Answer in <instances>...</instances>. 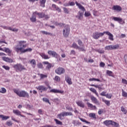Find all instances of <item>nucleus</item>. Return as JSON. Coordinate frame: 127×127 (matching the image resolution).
Masks as SVG:
<instances>
[{
  "label": "nucleus",
  "mask_w": 127,
  "mask_h": 127,
  "mask_svg": "<svg viewBox=\"0 0 127 127\" xmlns=\"http://www.w3.org/2000/svg\"><path fill=\"white\" fill-rule=\"evenodd\" d=\"M26 42L25 41H21L19 42V44L16 45L14 47V50L17 53H25V52H30L32 51V49L28 48L24 50V48L26 47Z\"/></svg>",
  "instance_id": "1"
},
{
  "label": "nucleus",
  "mask_w": 127,
  "mask_h": 127,
  "mask_svg": "<svg viewBox=\"0 0 127 127\" xmlns=\"http://www.w3.org/2000/svg\"><path fill=\"white\" fill-rule=\"evenodd\" d=\"M13 92L14 93L16 94V95H17V96H18L19 97L22 98H29V94H28L27 92L24 90H22L20 91L16 89H14Z\"/></svg>",
  "instance_id": "2"
},
{
  "label": "nucleus",
  "mask_w": 127,
  "mask_h": 127,
  "mask_svg": "<svg viewBox=\"0 0 127 127\" xmlns=\"http://www.w3.org/2000/svg\"><path fill=\"white\" fill-rule=\"evenodd\" d=\"M13 68H14V70H16V72H21V71L26 70V68H25L24 65L21 64H14L13 66Z\"/></svg>",
  "instance_id": "3"
},
{
  "label": "nucleus",
  "mask_w": 127,
  "mask_h": 127,
  "mask_svg": "<svg viewBox=\"0 0 127 127\" xmlns=\"http://www.w3.org/2000/svg\"><path fill=\"white\" fill-rule=\"evenodd\" d=\"M63 34L64 37H68L70 34V26L66 25L63 30Z\"/></svg>",
  "instance_id": "4"
},
{
  "label": "nucleus",
  "mask_w": 127,
  "mask_h": 127,
  "mask_svg": "<svg viewBox=\"0 0 127 127\" xmlns=\"http://www.w3.org/2000/svg\"><path fill=\"white\" fill-rule=\"evenodd\" d=\"M104 36V32L103 33H99L98 32H95L93 33L92 37L94 39H99L100 37Z\"/></svg>",
  "instance_id": "5"
},
{
  "label": "nucleus",
  "mask_w": 127,
  "mask_h": 127,
  "mask_svg": "<svg viewBox=\"0 0 127 127\" xmlns=\"http://www.w3.org/2000/svg\"><path fill=\"white\" fill-rule=\"evenodd\" d=\"M55 72L58 75H62L65 73V69L63 67H59L58 68L56 69Z\"/></svg>",
  "instance_id": "6"
},
{
  "label": "nucleus",
  "mask_w": 127,
  "mask_h": 127,
  "mask_svg": "<svg viewBox=\"0 0 127 127\" xmlns=\"http://www.w3.org/2000/svg\"><path fill=\"white\" fill-rule=\"evenodd\" d=\"M113 19L114 21H117V22L119 23L120 24H125V20H124L123 18H121V17H113Z\"/></svg>",
  "instance_id": "7"
},
{
  "label": "nucleus",
  "mask_w": 127,
  "mask_h": 127,
  "mask_svg": "<svg viewBox=\"0 0 127 127\" xmlns=\"http://www.w3.org/2000/svg\"><path fill=\"white\" fill-rule=\"evenodd\" d=\"M3 29L5 30H11V31H13L14 32H17L18 31V29L11 28V27L7 26H4Z\"/></svg>",
  "instance_id": "8"
},
{
  "label": "nucleus",
  "mask_w": 127,
  "mask_h": 127,
  "mask_svg": "<svg viewBox=\"0 0 127 127\" xmlns=\"http://www.w3.org/2000/svg\"><path fill=\"white\" fill-rule=\"evenodd\" d=\"M36 89L39 91H41V92L42 93L43 91H47L48 88L43 85H40L38 87H36Z\"/></svg>",
  "instance_id": "9"
},
{
  "label": "nucleus",
  "mask_w": 127,
  "mask_h": 127,
  "mask_svg": "<svg viewBox=\"0 0 127 127\" xmlns=\"http://www.w3.org/2000/svg\"><path fill=\"white\" fill-rule=\"evenodd\" d=\"M105 34H107V35H108L109 36V39L110 40H111V41H114V35H112L111 32L109 31H104V35Z\"/></svg>",
  "instance_id": "10"
},
{
  "label": "nucleus",
  "mask_w": 127,
  "mask_h": 127,
  "mask_svg": "<svg viewBox=\"0 0 127 127\" xmlns=\"http://www.w3.org/2000/svg\"><path fill=\"white\" fill-rule=\"evenodd\" d=\"M112 9H113V10H116L118 12H120V11H122V7H121V6L116 5L113 6Z\"/></svg>",
  "instance_id": "11"
},
{
  "label": "nucleus",
  "mask_w": 127,
  "mask_h": 127,
  "mask_svg": "<svg viewBox=\"0 0 127 127\" xmlns=\"http://www.w3.org/2000/svg\"><path fill=\"white\" fill-rule=\"evenodd\" d=\"M65 80L66 81V83L68 84V85H72L73 82H72V79L69 77L68 75H66L65 77Z\"/></svg>",
  "instance_id": "12"
},
{
  "label": "nucleus",
  "mask_w": 127,
  "mask_h": 127,
  "mask_svg": "<svg viewBox=\"0 0 127 127\" xmlns=\"http://www.w3.org/2000/svg\"><path fill=\"white\" fill-rule=\"evenodd\" d=\"M2 59L3 61H5V62H8V63H12V62H13V60L12 59L6 57H2Z\"/></svg>",
  "instance_id": "13"
},
{
  "label": "nucleus",
  "mask_w": 127,
  "mask_h": 127,
  "mask_svg": "<svg viewBox=\"0 0 127 127\" xmlns=\"http://www.w3.org/2000/svg\"><path fill=\"white\" fill-rule=\"evenodd\" d=\"M91 100L94 104H96V105H100V102H99V101H98V99H97L95 96H91Z\"/></svg>",
  "instance_id": "14"
},
{
  "label": "nucleus",
  "mask_w": 127,
  "mask_h": 127,
  "mask_svg": "<svg viewBox=\"0 0 127 127\" xmlns=\"http://www.w3.org/2000/svg\"><path fill=\"white\" fill-rule=\"evenodd\" d=\"M75 4L77 5V6H78V8H79V9L82 10V11H85V10H86V9H85V7H84L83 5H82L81 4H80L78 2L75 1Z\"/></svg>",
  "instance_id": "15"
},
{
  "label": "nucleus",
  "mask_w": 127,
  "mask_h": 127,
  "mask_svg": "<svg viewBox=\"0 0 127 127\" xmlns=\"http://www.w3.org/2000/svg\"><path fill=\"white\" fill-rule=\"evenodd\" d=\"M84 15V12H82L81 11H79L78 15L77 16H76V18H78V19H79V20H81V19H82V18H83V16Z\"/></svg>",
  "instance_id": "16"
},
{
  "label": "nucleus",
  "mask_w": 127,
  "mask_h": 127,
  "mask_svg": "<svg viewBox=\"0 0 127 127\" xmlns=\"http://www.w3.org/2000/svg\"><path fill=\"white\" fill-rule=\"evenodd\" d=\"M50 93H60V94H63L64 91H61L60 90L53 89L50 91Z\"/></svg>",
  "instance_id": "17"
},
{
  "label": "nucleus",
  "mask_w": 127,
  "mask_h": 127,
  "mask_svg": "<svg viewBox=\"0 0 127 127\" xmlns=\"http://www.w3.org/2000/svg\"><path fill=\"white\" fill-rule=\"evenodd\" d=\"M29 63L33 68H35V66H36V61H35V60L32 59V60H30Z\"/></svg>",
  "instance_id": "18"
},
{
  "label": "nucleus",
  "mask_w": 127,
  "mask_h": 127,
  "mask_svg": "<svg viewBox=\"0 0 127 127\" xmlns=\"http://www.w3.org/2000/svg\"><path fill=\"white\" fill-rule=\"evenodd\" d=\"M53 8H54V10H57L58 12H61V8L58 7V6L56 5L55 4H53L52 5Z\"/></svg>",
  "instance_id": "19"
},
{
  "label": "nucleus",
  "mask_w": 127,
  "mask_h": 127,
  "mask_svg": "<svg viewBox=\"0 0 127 127\" xmlns=\"http://www.w3.org/2000/svg\"><path fill=\"white\" fill-rule=\"evenodd\" d=\"M35 14V12H34L33 13L32 17L30 18V20L32 22H35V21H36V16Z\"/></svg>",
  "instance_id": "20"
},
{
  "label": "nucleus",
  "mask_w": 127,
  "mask_h": 127,
  "mask_svg": "<svg viewBox=\"0 0 127 127\" xmlns=\"http://www.w3.org/2000/svg\"><path fill=\"white\" fill-rule=\"evenodd\" d=\"M64 117H65V116H64V113L63 112H62L57 115L58 119H59L60 120H61V121L64 120Z\"/></svg>",
  "instance_id": "21"
},
{
  "label": "nucleus",
  "mask_w": 127,
  "mask_h": 127,
  "mask_svg": "<svg viewBox=\"0 0 127 127\" xmlns=\"http://www.w3.org/2000/svg\"><path fill=\"white\" fill-rule=\"evenodd\" d=\"M87 105L88 108H90V109H92V110H97V107H96V106H94L93 104L89 102L87 103Z\"/></svg>",
  "instance_id": "22"
},
{
  "label": "nucleus",
  "mask_w": 127,
  "mask_h": 127,
  "mask_svg": "<svg viewBox=\"0 0 127 127\" xmlns=\"http://www.w3.org/2000/svg\"><path fill=\"white\" fill-rule=\"evenodd\" d=\"M76 104L78 107H80V108H84L85 105L83 103L82 101H78L76 102Z\"/></svg>",
  "instance_id": "23"
},
{
  "label": "nucleus",
  "mask_w": 127,
  "mask_h": 127,
  "mask_svg": "<svg viewBox=\"0 0 127 127\" xmlns=\"http://www.w3.org/2000/svg\"><path fill=\"white\" fill-rule=\"evenodd\" d=\"M113 121L112 120H106L103 122V124L104 125H105V126H110L111 125L112 126V123Z\"/></svg>",
  "instance_id": "24"
},
{
  "label": "nucleus",
  "mask_w": 127,
  "mask_h": 127,
  "mask_svg": "<svg viewBox=\"0 0 127 127\" xmlns=\"http://www.w3.org/2000/svg\"><path fill=\"white\" fill-rule=\"evenodd\" d=\"M35 14H37V15H38L40 18H43L45 14L44 13H38L37 12H35Z\"/></svg>",
  "instance_id": "25"
},
{
  "label": "nucleus",
  "mask_w": 127,
  "mask_h": 127,
  "mask_svg": "<svg viewBox=\"0 0 127 127\" xmlns=\"http://www.w3.org/2000/svg\"><path fill=\"white\" fill-rule=\"evenodd\" d=\"M13 113L16 116H20V114H21V112L18 110H13Z\"/></svg>",
  "instance_id": "26"
},
{
  "label": "nucleus",
  "mask_w": 127,
  "mask_h": 127,
  "mask_svg": "<svg viewBox=\"0 0 127 127\" xmlns=\"http://www.w3.org/2000/svg\"><path fill=\"white\" fill-rule=\"evenodd\" d=\"M0 118L2 119V121H6V120H8V119H9V116H5L3 115H0Z\"/></svg>",
  "instance_id": "27"
},
{
  "label": "nucleus",
  "mask_w": 127,
  "mask_h": 127,
  "mask_svg": "<svg viewBox=\"0 0 127 127\" xmlns=\"http://www.w3.org/2000/svg\"><path fill=\"white\" fill-rule=\"evenodd\" d=\"M46 2V0H40V6L42 7H45V3Z\"/></svg>",
  "instance_id": "28"
},
{
  "label": "nucleus",
  "mask_w": 127,
  "mask_h": 127,
  "mask_svg": "<svg viewBox=\"0 0 127 127\" xmlns=\"http://www.w3.org/2000/svg\"><path fill=\"white\" fill-rule=\"evenodd\" d=\"M72 124L76 127H77V126H80V125H81V123L80 122V121L77 120H73Z\"/></svg>",
  "instance_id": "29"
},
{
  "label": "nucleus",
  "mask_w": 127,
  "mask_h": 127,
  "mask_svg": "<svg viewBox=\"0 0 127 127\" xmlns=\"http://www.w3.org/2000/svg\"><path fill=\"white\" fill-rule=\"evenodd\" d=\"M3 52H6V53H9L10 54L11 53V51L8 48L4 47L3 50Z\"/></svg>",
  "instance_id": "30"
},
{
  "label": "nucleus",
  "mask_w": 127,
  "mask_h": 127,
  "mask_svg": "<svg viewBox=\"0 0 127 127\" xmlns=\"http://www.w3.org/2000/svg\"><path fill=\"white\" fill-rule=\"evenodd\" d=\"M111 126H113L114 127H120V124H119V123L113 121L111 123Z\"/></svg>",
  "instance_id": "31"
},
{
  "label": "nucleus",
  "mask_w": 127,
  "mask_h": 127,
  "mask_svg": "<svg viewBox=\"0 0 127 127\" xmlns=\"http://www.w3.org/2000/svg\"><path fill=\"white\" fill-rule=\"evenodd\" d=\"M40 55L44 59H49V58H50L49 57H48V55H46L44 53H41L40 54Z\"/></svg>",
  "instance_id": "32"
},
{
  "label": "nucleus",
  "mask_w": 127,
  "mask_h": 127,
  "mask_svg": "<svg viewBox=\"0 0 127 127\" xmlns=\"http://www.w3.org/2000/svg\"><path fill=\"white\" fill-rule=\"evenodd\" d=\"M89 90L90 91L92 92V93H94V94H95V95H96L97 97H99V94H98V92H97V90H96V89L93 88H90Z\"/></svg>",
  "instance_id": "33"
},
{
  "label": "nucleus",
  "mask_w": 127,
  "mask_h": 127,
  "mask_svg": "<svg viewBox=\"0 0 127 127\" xmlns=\"http://www.w3.org/2000/svg\"><path fill=\"white\" fill-rule=\"evenodd\" d=\"M64 117H67L68 116H73V114L71 112H63Z\"/></svg>",
  "instance_id": "34"
},
{
  "label": "nucleus",
  "mask_w": 127,
  "mask_h": 127,
  "mask_svg": "<svg viewBox=\"0 0 127 127\" xmlns=\"http://www.w3.org/2000/svg\"><path fill=\"white\" fill-rule=\"evenodd\" d=\"M102 102H103L104 103H105V104H106V105H107V106H110V105H111L110 102L109 100H107L106 99H102Z\"/></svg>",
  "instance_id": "35"
},
{
  "label": "nucleus",
  "mask_w": 127,
  "mask_h": 127,
  "mask_svg": "<svg viewBox=\"0 0 127 127\" xmlns=\"http://www.w3.org/2000/svg\"><path fill=\"white\" fill-rule=\"evenodd\" d=\"M112 50H115L116 49H118V48L120 47V45L119 44L116 45H112Z\"/></svg>",
  "instance_id": "36"
},
{
  "label": "nucleus",
  "mask_w": 127,
  "mask_h": 127,
  "mask_svg": "<svg viewBox=\"0 0 127 127\" xmlns=\"http://www.w3.org/2000/svg\"><path fill=\"white\" fill-rule=\"evenodd\" d=\"M72 48H74L75 49H78L79 46L76 44V43H73L71 46Z\"/></svg>",
  "instance_id": "37"
},
{
  "label": "nucleus",
  "mask_w": 127,
  "mask_h": 127,
  "mask_svg": "<svg viewBox=\"0 0 127 127\" xmlns=\"http://www.w3.org/2000/svg\"><path fill=\"white\" fill-rule=\"evenodd\" d=\"M41 33H43V34H45V35L52 36V33H49L48 32H46V31H41Z\"/></svg>",
  "instance_id": "38"
},
{
  "label": "nucleus",
  "mask_w": 127,
  "mask_h": 127,
  "mask_svg": "<svg viewBox=\"0 0 127 127\" xmlns=\"http://www.w3.org/2000/svg\"><path fill=\"white\" fill-rule=\"evenodd\" d=\"M89 117L92 118V119H94V120H96V119H97V117H96V114L95 113L89 114Z\"/></svg>",
  "instance_id": "39"
},
{
  "label": "nucleus",
  "mask_w": 127,
  "mask_h": 127,
  "mask_svg": "<svg viewBox=\"0 0 127 127\" xmlns=\"http://www.w3.org/2000/svg\"><path fill=\"white\" fill-rule=\"evenodd\" d=\"M55 121L56 122V123L57 125H59L60 126H62V125H63V123H62V122L57 119H55Z\"/></svg>",
  "instance_id": "40"
},
{
  "label": "nucleus",
  "mask_w": 127,
  "mask_h": 127,
  "mask_svg": "<svg viewBox=\"0 0 127 127\" xmlns=\"http://www.w3.org/2000/svg\"><path fill=\"white\" fill-rule=\"evenodd\" d=\"M105 50H113L112 46V45L107 46L105 47Z\"/></svg>",
  "instance_id": "41"
},
{
  "label": "nucleus",
  "mask_w": 127,
  "mask_h": 127,
  "mask_svg": "<svg viewBox=\"0 0 127 127\" xmlns=\"http://www.w3.org/2000/svg\"><path fill=\"white\" fill-rule=\"evenodd\" d=\"M0 93H1V94H5V93H6V89L4 87H2L1 90H0Z\"/></svg>",
  "instance_id": "42"
},
{
  "label": "nucleus",
  "mask_w": 127,
  "mask_h": 127,
  "mask_svg": "<svg viewBox=\"0 0 127 127\" xmlns=\"http://www.w3.org/2000/svg\"><path fill=\"white\" fill-rule=\"evenodd\" d=\"M78 50H79V51H83V52H85V51H86V49H85V47L83 46V47H78Z\"/></svg>",
  "instance_id": "43"
},
{
  "label": "nucleus",
  "mask_w": 127,
  "mask_h": 127,
  "mask_svg": "<svg viewBox=\"0 0 127 127\" xmlns=\"http://www.w3.org/2000/svg\"><path fill=\"white\" fill-rule=\"evenodd\" d=\"M122 96L125 98H127V93L126 91H124V89H122Z\"/></svg>",
  "instance_id": "44"
},
{
  "label": "nucleus",
  "mask_w": 127,
  "mask_h": 127,
  "mask_svg": "<svg viewBox=\"0 0 127 127\" xmlns=\"http://www.w3.org/2000/svg\"><path fill=\"white\" fill-rule=\"evenodd\" d=\"M121 110L123 112V113H124V114H125V115H126V114H127V111L126 110V109H125L124 108V107H121Z\"/></svg>",
  "instance_id": "45"
},
{
  "label": "nucleus",
  "mask_w": 127,
  "mask_h": 127,
  "mask_svg": "<svg viewBox=\"0 0 127 127\" xmlns=\"http://www.w3.org/2000/svg\"><path fill=\"white\" fill-rule=\"evenodd\" d=\"M40 77L41 79H44V78H47V75L43 74H40Z\"/></svg>",
  "instance_id": "46"
},
{
  "label": "nucleus",
  "mask_w": 127,
  "mask_h": 127,
  "mask_svg": "<svg viewBox=\"0 0 127 127\" xmlns=\"http://www.w3.org/2000/svg\"><path fill=\"white\" fill-rule=\"evenodd\" d=\"M54 80L57 82H60V80H61L60 77L57 75L55 76Z\"/></svg>",
  "instance_id": "47"
},
{
  "label": "nucleus",
  "mask_w": 127,
  "mask_h": 127,
  "mask_svg": "<svg viewBox=\"0 0 127 127\" xmlns=\"http://www.w3.org/2000/svg\"><path fill=\"white\" fill-rule=\"evenodd\" d=\"M37 67L40 69H42L43 68V65L41 63H39L37 64Z\"/></svg>",
  "instance_id": "48"
},
{
  "label": "nucleus",
  "mask_w": 127,
  "mask_h": 127,
  "mask_svg": "<svg viewBox=\"0 0 127 127\" xmlns=\"http://www.w3.org/2000/svg\"><path fill=\"white\" fill-rule=\"evenodd\" d=\"M90 15H91V13H90V12H85L84 13V16H85L86 17L90 16Z\"/></svg>",
  "instance_id": "49"
},
{
  "label": "nucleus",
  "mask_w": 127,
  "mask_h": 127,
  "mask_svg": "<svg viewBox=\"0 0 127 127\" xmlns=\"http://www.w3.org/2000/svg\"><path fill=\"white\" fill-rule=\"evenodd\" d=\"M89 81H97V82H100V79H98V78H90L89 79Z\"/></svg>",
  "instance_id": "50"
},
{
  "label": "nucleus",
  "mask_w": 127,
  "mask_h": 127,
  "mask_svg": "<svg viewBox=\"0 0 127 127\" xmlns=\"http://www.w3.org/2000/svg\"><path fill=\"white\" fill-rule=\"evenodd\" d=\"M79 120L81 121V122H83V123H86V124H90V122L86 121L85 119L81 118H79Z\"/></svg>",
  "instance_id": "51"
},
{
  "label": "nucleus",
  "mask_w": 127,
  "mask_h": 127,
  "mask_svg": "<svg viewBox=\"0 0 127 127\" xmlns=\"http://www.w3.org/2000/svg\"><path fill=\"white\" fill-rule=\"evenodd\" d=\"M43 101L44 102H45L46 103H48L49 104H50V101H49V100L46 98H43Z\"/></svg>",
  "instance_id": "52"
},
{
  "label": "nucleus",
  "mask_w": 127,
  "mask_h": 127,
  "mask_svg": "<svg viewBox=\"0 0 127 127\" xmlns=\"http://www.w3.org/2000/svg\"><path fill=\"white\" fill-rule=\"evenodd\" d=\"M107 74L109 76H113V72H112V71L107 70Z\"/></svg>",
  "instance_id": "53"
},
{
  "label": "nucleus",
  "mask_w": 127,
  "mask_h": 127,
  "mask_svg": "<svg viewBox=\"0 0 127 127\" xmlns=\"http://www.w3.org/2000/svg\"><path fill=\"white\" fill-rule=\"evenodd\" d=\"M106 98H107L108 99H112V97H113V94H106Z\"/></svg>",
  "instance_id": "54"
},
{
  "label": "nucleus",
  "mask_w": 127,
  "mask_h": 127,
  "mask_svg": "<svg viewBox=\"0 0 127 127\" xmlns=\"http://www.w3.org/2000/svg\"><path fill=\"white\" fill-rule=\"evenodd\" d=\"M2 68H3L4 69H5V70H6L7 71H8V70H9V69H10V68L9 67V66H6V65H3V66H2Z\"/></svg>",
  "instance_id": "55"
},
{
  "label": "nucleus",
  "mask_w": 127,
  "mask_h": 127,
  "mask_svg": "<svg viewBox=\"0 0 127 127\" xmlns=\"http://www.w3.org/2000/svg\"><path fill=\"white\" fill-rule=\"evenodd\" d=\"M6 126L8 127H11L12 126V122L11 121H8L6 122Z\"/></svg>",
  "instance_id": "56"
},
{
  "label": "nucleus",
  "mask_w": 127,
  "mask_h": 127,
  "mask_svg": "<svg viewBox=\"0 0 127 127\" xmlns=\"http://www.w3.org/2000/svg\"><path fill=\"white\" fill-rule=\"evenodd\" d=\"M77 42H78V45H79L80 46H83V42L80 40H78L77 41Z\"/></svg>",
  "instance_id": "57"
},
{
  "label": "nucleus",
  "mask_w": 127,
  "mask_h": 127,
  "mask_svg": "<svg viewBox=\"0 0 127 127\" xmlns=\"http://www.w3.org/2000/svg\"><path fill=\"white\" fill-rule=\"evenodd\" d=\"M51 67H52V64H47V66H46L47 69H48V70H50L51 69Z\"/></svg>",
  "instance_id": "58"
},
{
  "label": "nucleus",
  "mask_w": 127,
  "mask_h": 127,
  "mask_svg": "<svg viewBox=\"0 0 127 127\" xmlns=\"http://www.w3.org/2000/svg\"><path fill=\"white\" fill-rule=\"evenodd\" d=\"M58 54L57 53H56V52H53V54L52 55V56L53 57H55L56 58H57V56H58Z\"/></svg>",
  "instance_id": "59"
},
{
  "label": "nucleus",
  "mask_w": 127,
  "mask_h": 127,
  "mask_svg": "<svg viewBox=\"0 0 127 127\" xmlns=\"http://www.w3.org/2000/svg\"><path fill=\"white\" fill-rule=\"evenodd\" d=\"M63 9L64 13H67V14L69 13V11L68 10V9H67V8L64 7Z\"/></svg>",
  "instance_id": "60"
},
{
  "label": "nucleus",
  "mask_w": 127,
  "mask_h": 127,
  "mask_svg": "<svg viewBox=\"0 0 127 127\" xmlns=\"http://www.w3.org/2000/svg\"><path fill=\"white\" fill-rule=\"evenodd\" d=\"M38 113L39 115H43V111L42 109H39L38 110Z\"/></svg>",
  "instance_id": "61"
},
{
  "label": "nucleus",
  "mask_w": 127,
  "mask_h": 127,
  "mask_svg": "<svg viewBox=\"0 0 127 127\" xmlns=\"http://www.w3.org/2000/svg\"><path fill=\"white\" fill-rule=\"evenodd\" d=\"M68 4H69V6H73L75 5V2H69Z\"/></svg>",
  "instance_id": "62"
},
{
  "label": "nucleus",
  "mask_w": 127,
  "mask_h": 127,
  "mask_svg": "<svg viewBox=\"0 0 127 127\" xmlns=\"http://www.w3.org/2000/svg\"><path fill=\"white\" fill-rule=\"evenodd\" d=\"M42 127H56V126L50 125H46L45 126H43Z\"/></svg>",
  "instance_id": "63"
},
{
  "label": "nucleus",
  "mask_w": 127,
  "mask_h": 127,
  "mask_svg": "<svg viewBox=\"0 0 127 127\" xmlns=\"http://www.w3.org/2000/svg\"><path fill=\"white\" fill-rule=\"evenodd\" d=\"M122 83L123 84H125L126 85H127V80L125 79H122Z\"/></svg>",
  "instance_id": "64"
}]
</instances>
